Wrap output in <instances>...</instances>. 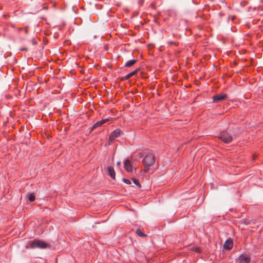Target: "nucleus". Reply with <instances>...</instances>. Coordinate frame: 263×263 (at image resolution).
I'll list each match as a JSON object with an SVG mask.
<instances>
[{"instance_id":"nucleus-1","label":"nucleus","mask_w":263,"mask_h":263,"mask_svg":"<svg viewBox=\"0 0 263 263\" xmlns=\"http://www.w3.org/2000/svg\"><path fill=\"white\" fill-rule=\"evenodd\" d=\"M142 162L144 165L143 171L145 173H146L148 172V170L154 164L155 162V156L152 154H148L144 157Z\"/></svg>"},{"instance_id":"nucleus-2","label":"nucleus","mask_w":263,"mask_h":263,"mask_svg":"<svg viewBox=\"0 0 263 263\" xmlns=\"http://www.w3.org/2000/svg\"><path fill=\"white\" fill-rule=\"evenodd\" d=\"M49 247L46 242L40 240H34L30 242L29 248L31 249H45Z\"/></svg>"},{"instance_id":"nucleus-3","label":"nucleus","mask_w":263,"mask_h":263,"mask_svg":"<svg viewBox=\"0 0 263 263\" xmlns=\"http://www.w3.org/2000/svg\"><path fill=\"white\" fill-rule=\"evenodd\" d=\"M218 138L226 143H229L232 140V136L226 131L221 132Z\"/></svg>"},{"instance_id":"nucleus-4","label":"nucleus","mask_w":263,"mask_h":263,"mask_svg":"<svg viewBox=\"0 0 263 263\" xmlns=\"http://www.w3.org/2000/svg\"><path fill=\"white\" fill-rule=\"evenodd\" d=\"M250 261L249 256L247 254H242L236 260L235 263H249Z\"/></svg>"},{"instance_id":"nucleus-5","label":"nucleus","mask_w":263,"mask_h":263,"mask_svg":"<svg viewBox=\"0 0 263 263\" xmlns=\"http://www.w3.org/2000/svg\"><path fill=\"white\" fill-rule=\"evenodd\" d=\"M121 130L118 129H117L115 130L113 132H112L109 136V144H111L113 140L116 138L119 137L121 135Z\"/></svg>"},{"instance_id":"nucleus-6","label":"nucleus","mask_w":263,"mask_h":263,"mask_svg":"<svg viewBox=\"0 0 263 263\" xmlns=\"http://www.w3.org/2000/svg\"><path fill=\"white\" fill-rule=\"evenodd\" d=\"M227 98V95L224 93L217 94L213 97L214 102H218L223 100H226Z\"/></svg>"},{"instance_id":"nucleus-7","label":"nucleus","mask_w":263,"mask_h":263,"mask_svg":"<svg viewBox=\"0 0 263 263\" xmlns=\"http://www.w3.org/2000/svg\"><path fill=\"white\" fill-rule=\"evenodd\" d=\"M233 247V241L232 239H229L226 241L223 245V248L226 250H229Z\"/></svg>"},{"instance_id":"nucleus-8","label":"nucleus","mask_w":263,"mask_h":263,"mask_svg":"<svg viewBox=\"0 0 263 263\" xmlns=\"http://www.w3.org/2000/svg\"><path fill=\"white\" fill-rule=\"evenodd\" d=\"M106 173L113 179H115V172L112 167L110 166L106 168Z\"/></svg>"},{"instance_id":"nucleus-9","label":"nucleus","mask_w":263,"mask_h":263,"mask_svg":"<svg viewBox=\"0 0 263 263\" xmlns=\"http://www.w3.org/2000/svg\"><path fill=\"white\" fill-rule=\"evenodd\" d=\"M124 168L128 172L132 171V167L129 160L127 159L124 162Z\"/></svg>"},{"instance_id":"nucleus-10","label":"nucleus","mask_w":263,"mask_h":263,"mask_svg":"<svg viewBox=\"0 0 263 263\" xmlns=\"http://www.w3.org/2000/svg\"><path fill=\"white\" fill-rule=\"evenodd\" d=\"M139 71V69H138V68L136 69L134 71H132V72H130V73H128V74H127L126 76H125L124 77H123L121 79V80L128 79L129 78H130L132 76H133L134 75L136 74Z\"/></svg>"},{"instance_id":"nucleus-11","label":"nucleus","mask_w":263,"mask_h":263,"mask_svg":"<svg viewBox=\"0 0 263 263\" xmlns=\"http://www.w3.org/2000/svg\"><path fill=\"white\" fill-rule=\"evenodd\" d=\"M107 121H108V119H105L104 120H102L100 121L97 122L93 125L92 129H95V128L101 126L103 124L106 123Z\"/></svg>"},{"instance_id":"nucleus-12","label":"nucleus","mask_w":263,"mask_h":263,"mask_svg":"<svg viewBox=\"0 0 263 263\" xmlns=\"http://www.w3.org/2000/svg\"><path fill=\"white\" fill-rule=\"evenodd\" d=\"M137 62L136 60H131L127 62L125 64L126 67H130L135 64Z\"/></svg>"},{"instance_id":"nucleus-13","label":"nucleus","mask_w":263,"mask_h":263,"mask_svg":"<svg viewBox=\"0 0 263 263\" xmlns=\"http://www.w3.org/2000/svg\"><path fill=\"white\" fill-rule=\"evenodd\" d=\"M27 196L28 199L29 201L32 202L35 200V195H34V194L28 193Z\"/></svg>"},{"instance_id":"nucleus-14","label":"nucleus","mask_w":263,"mask_h":263,"mask_svg":"<svg viewBox=\"0 0 263 263\" xmlns=\"http://www.w3.org/2000/svg\"><path fill=\"white\" fill-rule=\"evenodd\" d=\"M136 234H137L138 236H140V237H145V236H146V235H145V234H144V233H143L141 231V230H139V229L137 230H136Z\"/></svg>"},{"instance_id":"nucleus-15","label":"nucleus","mask_w":263,"mask_h":263,"mask_svg":"<svg viewBox=\"0 0 263 263\" xmlns=\"http://www.w3.org/2000/svg\"><path fill=\"white\" fill-rule=\"evenodd\" d=\"M133 181L135 184H136L138 187H141V185L140 184L138 180L135 178H133Z\"/></svg>"},{"instance_id":"nucleus-16","label":"nucleus","mask_w":263,"mask_h":263,"mask_svg":"<svg viewBox=\"0 0 263 263\" xmlns=\"http://www.w3.org/2000/svg\"><path fill=\"white\" fill-rule=\"evenodd\" d=\"M191 250L193 251L200 253L201 251L200 248L198 247H193L192 248Z\"/></svg>"},{"instance_id":"nucleus-17","label":"nucleus","mask_w":263,"mask_h":263,"mask_svg":"<svg viewBox=\"0 0 263 263\" xmlns=\"http://www.w3.org/2000/svg\"><path fill=\"white\" fill-rule=\"evenodd\" d=\"M122 180H123V181L124 183H126V184H130L131 183L130 181L129 180H128V179H126L123 178V179H122Z\"/></svg>"},{"instance_id":"nucleus-18","label":"nucleus","mask_w":263,"mask_h":263,"mask_svg":"<svg viewBox=\"0 0 263 263\" xmlns=\"http://www.w3.org/2000/svg\"><path fill=\"white\" fill-rule=\"evenodd\" d=\"M168 44H170V45H172V44H174V45H176V43H174L173 42V41H168L167 42Z\"/></svg>"},{"instance_id":"nucleus-19","label":"nucleus","mask_w":263,"mask_h":263,"mask_svg":"<svg viewBox=\"0 0 263 263\" xmlns=\"http://www.w3.org/2000/svg\"><path fill=\"white\" fill-rule=\"evenodd\" d=\"M117 164L118 166H120V162H119V161L117 162Z\"/></svg>"},{"instance_id":"nucleus-20","label":"nucleus","mask_w":263,"mask_h":263,"mask_svg":"<svg viewBox=\"0 0 263 263\" xmlns=\"http://www.w3.org/2000/svg\"><path fill=\"white\" fill-rule=\"evenodd\" d=\"M24 31H25V32L26 33H27V28H25V29H24Z\"/></svg>"},{"instance_id":"nucleus-21","label":"nucleus","mask_w":263,"mask_h":263,"mask_svg":"<svg viewBox=\"0 0 263 263\" xmlns=\"http://www.w3.org/2000/svg\"><path fill=\"white\" fill-rule=\"evenodd\" d=\"M234 18H235V16H234L232 17V20H233Z\"/></svg>"}]
</instances>
